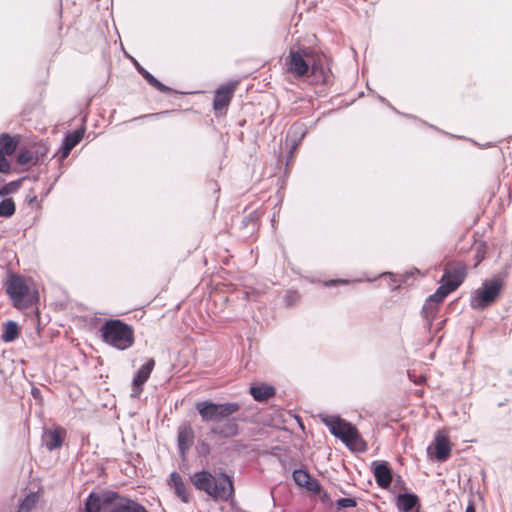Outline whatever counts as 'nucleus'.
<instances>
[{"label":"nucleus","instance_id":"38","mask_svg":"<svg viewBox=\"0 0 512 512\" xmlns=\"http://www.w3.org/2000/svg\"><path fill=\"white\" fill-rule=\"evenodd\" d=\"M465 512H476L474 503L471 501L468 506L466 507Z\"/></svg>","mask_w":512,"mask_h":512},{"label":"nucleus","instance_id":"25","mask_svg":"<svg viewBox=\"0 0 512 512\" xmlns=\"http://www.w3.org/2000/svg\"><path fill=\"white\" fill-rule=\"evenodd\" d=\"M39 500L37 493L31 492L20 502L18 512H31Z\"/></svg>","mask_w":512,"mask_h":512},{"label":"nucleus","instance_id":"32","mask_svg":"<svg viewBox=\"0 0 512 512\" xmlns=\"http://www.w3.org/2000/svg\"><path fill=\"white\" fill-rule=\"evenodd\" d=\"M336 505L339 508H350L356 506V500L353 498H340L337 500Z\"/></svg>","mask_w":512,"mask_h":512},{"label":"nucleus","instance_id":"4","mask_svg":"<svg viewBox=\"0 0 512 512\" xmlns=\"http://www.w3.org/2000/svg\"><path fill=\"white\" fill-rule=\"evenodd\" d=\"M203 422H220L240 409L237 402L215 403L210 400L197 402L195 405Z\"/></svg>","mask_w":512,"mask_h":512},{"label":"nucleus","instance_id":"36","mask_svg":"<svg viewBox=\"0 0 512 512\" xmlns=\"http://www.w3.org/2000/svg\"><path fill=\"white\" fill-rule=\"evenodd\" d=\"M337 283H343L344 284V283H346V281L345 280H330V281L326 282L325 285L326 286H333V285H335Z\"/></svg>","mask_w":512,"mask_h":512},{"label":"nucleus","instance_id":"30","mask_svg":"<svg viewBox=\"0 0 512 512\" xmlns=\"http://www.w3.org/2000/svg\"><path fill=\"white\" fill-rule=\"evenodd\" d=\"M20 188V181H11L0 187V196H7L18 191Z\"/></svg>","mask_w":512,"mask_h":512},{"label":"nucleus","instance_id":"22","mask_svg":"<svg viewBox=\"0 0 512 512\" xmlns=\"http://www.w3.org/2000/svg\"><path fill=\"white\" fill-rule=\"evenodd\" d=\"M137 71L143 76V78L158 91L163 93L171 92V89L157 80L150 72L144 69L136 60H134Z\"/></svg>","mask_w":512,"mask_h":512},{"label":"nucleus","instance_id":"10","mask_svg":"<svg viewBox=\"0 0 512 512\" xmlns=\"http://www.w3.org/2000/svg\"><path fill=\"white\" fill-rule=\"evenodd\" d=\"M154 366V359L149 358L146 363L139 368L132 381V397H138L141 394L143 391V385L149 379Z\"/></svg>","mask_w":512,"mask_h":512},{"label":"nucleus","instance_id":"34","mask_svg":"<svg viewBox=\"0 0 512 512\" xmlns=\"http://www.w3.org/2000/svg\"><path fill=\"white\" fill-rule=\"evenodd\" d=\"M10 171V164L8 160L5 158V155L0 153V172L7 173Z\"/></svg>","mask_w":512,"mask_h":512},{"label":"nucleus","instance_id":"7","mask_svg":"<svg viewBox=\"0 0 512 512\" xmlns=\"http://www.w3.org/2000/svg\"><path fill=\"white\" fill-rule=\"evenodd\" d=\"M112 490L91 492L84 502L85 512H108L112 504Z\"/></svg>","mask_w":512,"mask_h":512},{"label":"nucleus","instance_id":"33","mask_svg":"<svg viewBox=\"0 0 512 512\" xmlns=\"http://www.w3.org/2000/svg\"><path fill=\"white\" fill-rule=\"evenodd\" d=\"M70 152H71V149L62 143L58 152L54 156L58 155L59 160L63 161L64 159H66L69 156Z\"/></svg>","mask_w":512,"mask_h":512},{"label":"nucleus","instance_id":"12","mask_svg":"<svg viewBox=\"0 0 512 512\" xmlns=\"http://www.w3.org/2000/svg\"><path fill=\"white\" fill-rule=\"evenodd\" d=\"M236 85L237 82L228 83L216 90L213 101V108L216 112L222 111L229 105L233 97Z\"/></svg>","mask_w":512,"mask_h":512},{"label":"nucleus","instance_id":"8","mask_svg":"<svg viewBox=\"0 0 512 512\" xmlns=\"http://www.w3.org/2000/svg\"><path fill=\"white\" fill-rule=\"evenodd\" d=\"M111 501L108 512H148L142 504L113 490Z\"/></svg>","mask_w":512,"mask_h":512},{"label":"nucleus","instance_id":"9","mask_svg":"<svg viewBox=\"0 0 512 512\" xmlns=\"http://www.w3.org/2000/svg\"><path fill=\"white\" fill-rule=\"evenodd\" d=\"M466 277L465 265L458 263L455 265L447 266L445 268L441 283L453 292L456 290Z\"/></svg>","mask_w":512,"mask_h":512},{"label":"nucleus","instance_id":"20","mask_svg":"<svg viewBox=\"0 0 512 512\" xmlns=\"http://www.w3.org/2000/svg\"><path fill=\"white\" fill-rule=\"evenodd\" d=\"M43 445L49 451H53L62 446V437L60 435V430H47L42 435Z\"/></svg>","mask_w":512,"mask_h":512},{"label":"nucleus","instance_id":"28","mask_svg":"<svg viewBox=\"0 0 512 512\" xmlns=\"http://www.w3.org/2000/svg\"><path fill=\"white\" fill-rule=\"evenodd\" d=\"M83 136L84 130L77 129L64 137L63 144L72 150L82 140Z\"/></svg>","mask_w":512,"mask_h":512},{"label":"nucleus","instance_id":"11","mask_svg":"<svg viewBox=\"0 0 512 512\" xmlns=\"http://www.w3.org/2000/svg\"><path fill=\"white\" fill-rule=\"evenodd\" d=\"M28 290V286L19 276L11 277L6 287V292L16 307L23 304L24 297L27 295Z\"/></svg>","mask_w":512,"mask_h":512},{"label":"nucleus","instance_id":"6","mask_svg":"<svg viewBox=\"0 0 512 512\" xmlns=\"http://www.w3.org/2000/svg\"><path fill=\"white\" fill-rule=\"evenodd\" d=\"M321 421L328 427L331 434L346 445L355 443L359 437L357 430L338 416L324 415L321 416Z\"/></svg>","mask_w":512,"mask_h":512},{"label":"nucleus","instance_id":"18","mask_svg":"<svg viewBox=\"0 0 512 512\" xmlns=\"http://www.w3.org/2000/svg\"><path fill=\"white\" fill-rule=\"evenodd\" d=\"M211 433L221 437L229 438L238 434V425L234 420H227L222 424H217L211 428Z\"/></svg>","mask_w":512,"mask_h":512},{"label":"nucleus","instance_id":"37","mask_svg":"<svg viewBox=\"0 0 512 512\" xmlns=\"http://www.w3.org/2000/svg\"><path fill=\"white\" fill-rule=\"evenodd\" d=\"M408 376L409 378L414 381L416 384H422V382L424 381V378L423 377H419V378H416V379H413L412 378V375L408 372Z\"/></svg>","mask_w":512,"mask_h":512},{"label":"nucleus","instance_id":"19","mask_svg":"<svg viewBox=\"0 0 512 512\" xmlns=\"http://www.w3.org/2000/svg\"><path fill=\"white\" fill-rule=\"evenodd\" d=\"M194 432L188 425L182 426L178 430V447L184 455L185 451L193 444Z\"/></svg>","mask_w":512,"mask_h":512},{"label":"nucleus","instance_id":"5","mask_svg":"<svg viewBox=\"0 0 512 512\" xmlns=\"http://www.w3.org/2000/svg\"><path fill=\"white\" fill-rule=\"evenodd\" d=\"M503 282L500 279L486 280L472 295L470 305L473 309L484 310L500 295Z\"/></svg>","mask_w":512,"mask_h":512},{"label":"nucleus","instance_id":"35","mask_svg":"<svg viewBox=\"0 0 512 512\" xmlns=\"http://www.w3.org/2000/svg\"><path fill=\"white\" fill-rule=\"evenodd\" d=\"M171 112H172V111H162V112H159V113L145 114V115H142V116H140V117L134 118V120H138V119H145V118L158 119V118H160L161 116H164V115L169 114V113H171Z\"/></svg>","mask_w":512,"mask_h":512},{"label":"nucleus","instance_id":"26","mask_svg":"<svg viewBox=\"0 0 512 512\" xmlns=\"http://www.w3.org/2000/svg\"><path fill=\"white\" fill-rule=\"evenodd\" d=\"M18 336V326L14 321H8L4 325L2 340L4 342H11Z\"/></svg>","mask_w":512,"mask_h":512},{"label":"nucleus","instance_id":"15","mask_svg":"<svg viewBox=\"0 0 512 512\" xmlns=\"http://www.w3.org/2000/svg\"><path fill=\"white\" fill-rule=\"evenodd\" d=\"M396 506L400 512H412L420 508L419 498L414 493H401L396 497Z\"/></svg>","mask_w":512,"mask_h":512},{"label":"nucleus","instance_id":"31","mask_svg":"<svg viewBox=\"0 0 512 512\" xmlns=\"http://www.w3.org/2000/svg\"><path fill=\"white\" fill-rule=\"evenodd\" d=\"M33 159V155L28 150H21L17 155V162L20 165H26L29 164Z\"/></svg>","mask_w":512,"mask_h":512},{"label":"nucleus","instance_id":"23","mask_svg":"<svg viewBox=\"0 0 512 512\" xmlns=\"http://www.w3.org/2000/svg\"><path fill=\"white\" fill-rule=\"evenodd\" d=\"M18 141L7 133L0 135V153L4 155H12L17 148Z\"/></svg>","mask_w":512,"mask_h":512},{"label":"nucleus","instance_id":"16","mask_svg":"<svg viewBox=\"0 0 512 512\" xmlns=\"http://www.w3.org/2000/svg\"><path fill=\"white\" fill-rule=\"evenodd\" d=\"M435 450L436 454L435 457L438 461H446L451 453V446L449 439L438 432L435 436Z\"/></svg>","mask_w":512,"mask_h":512},{"label":"nucleus","instance_id":"14","mask_svg":"<svg viewBox=\"0 0 512 512\" xmlns=\"http://www.w3.org/2000/svg\"><path fill=\"white\" fill-rule=\"evenodd\" d=\"M373 474L381 488H388L392 482V473L387 462H374Z\"/></svg>","mask_w":512,"mask_h":512},{"label":"nucleus","instance_id":"1","mask_svg":"<svg viewBox=\"0 0 512 512\" xmlns=\"http://www.w3.org/2000/svg\"><path fill=\"white\" fill-rule=\"evenodd\" d=\"M322 58L309 48L291 49L285 60L287 71L295 78H303L311 73L317 81L327 83L328 69L324 66Z\"/></svg>","mask_w":512,"mask_h":512},{"label":"nucleus","instance_id":"2","mask_svg":"<svg viewBox=\"0 0 512 512\" xmlns=\"http://www.w3.org/2000/svg\"><path fill=\"white\" fill-rule=\"evenodd\" d=\"M191 482L197 490L205 492L214 501L228 502L233 498V481L225 473L214 476L206 470L198 471L191 476Z\"/></svg>","mask_w":512,"mask_h":512},{"label":"nucleus","instance_id":"29","mask_svg":"<svg viewBox=\"0 0 512 512\" xmlns=\"http://www.w3.org/2000/svg\"><path fill=\"white\" fill-rule=\"evenodd\" d=\"M16 206L11 198H5L0 202V217L9 218L14 215Z\"/></svg>","mask_w":512,"mask_h":512},{"label":"nucleus","instance_id":"21","mask_svg":"<svg viewBox=\"0 0 512 512\" xmlns=\"http://www.w3.org/2000/svg\"><path fill=\"white\" fill-rule=\"evenodd\" d=\"M250 394L255 401L263 402L275 394V388L266 384L253 385L250 387Z\"/></svg>","mask_w":512,"mask_h":512},{"label":"nucleus","instance_id":"24","mask_svg":"<svg viewBox=\"0 0 512 512\" xmlns=\"http://www.w3.org/2000/svg\"><path fill=\"white\" fill-rule=\"evenodd\" d=\"M438 312V306L434 305L429 301H425L422 308V316L425 320V328L430 330L432 327L433 320Z\"/></svg>","mask_w":512,"mask_h":512},{"label":"nucleus","instance_id":"39","mask_svg":"<svg viewBox=\"0 0 512 512\" xmlns=\"http://www.w3.org/2000/svg\"><path fill=\"white\" fill-rule=\"evenodd\" d=\"M379 99L382 101V102H385V98H382V97H379Z\"/></svg>","mask_w":512,"mask_h":512},{"label":"nucleus","instance_id":"3","mask_svg":"<svg viewBox=\"0 0 512 512\" xmlns=\"http://www.w3.org/2000/svg\"><path fill=\"white\" fill-rule=\"evenodd\" d=\"M103 342L118 349L126 350L134 344L132 326L119 319L106 320L100 327Z\"/></svg>","mask_w":512,"mask_h":512},{"label":"nucleus","instance_id":"13","mask_svg":"<svg viewBox=\"0 0 512 512\" xmlns=\"http://www.w3.org/2000/svg\"><path fill=\"white\" fill-rule=\"evenodd\" d=\"M293 480L298 486L306 488L308 491L319 493L321 490L319 482L303 469H296L293 472Z\"/></svg>","mask_w":512,"mask_h":512},{"label":"nucleus","instance_id":"27","mask_svg":"<svg viewBox=\"0 0 512 512\" xmlns=\"http://www.w3.org/2000/svg\"><path fill=\"white\" fill-rule=\"evenodd\" d=\"M452 291L441 283V285L437 288L434 294L430 295L426 300L434 303V305L438 306L440 302H442L448 294Z\"/></svg>","mask_w":512,"mask_h":512},{"label":"nucleus","instance_id":"17","mask_svg":"<svg viewBox=\"0 0 512 512\" xmlns=\"http://www.w3.org/2000/svg\"><path fill=\"white\" fill-rule=\"evenodd\" d=\"M169 484L174 488L175 494L182 502L188 503L190 501V494L179 473L172 472L170 474Z\"/></svg>","mask_w":512,"mask_h":512}]
</instances>
